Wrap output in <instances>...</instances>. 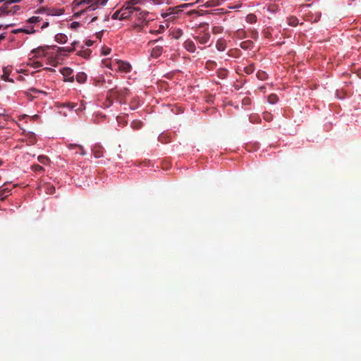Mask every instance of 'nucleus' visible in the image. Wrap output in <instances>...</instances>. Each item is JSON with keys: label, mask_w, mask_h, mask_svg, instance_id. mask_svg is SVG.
Segmentation results:
<instances>
[{"label": "nucleus", "mask_w": 361, "mask_h": 361, "mask_svg": "<svg viewBox=\"0 0 361 361\" xmlns=\"http://www.w3.org/2000/svg\"><path fill=\"white\" fill-rule=\"evenodd\" d=\"M87 80V75L85 73H78L76 75V80L79 83H84Z\"/></svg>", "instance_id": "obj_15"}, {"label": "nucleus", "mask_w": 361, "mask_h": 361, "mask_svg": "<svg viewBox=\"0 0 361 361\" xmlns=\"http://www.w3.org/2000/svg\"><path fill=\"white\" fill-rule=\"evenodd\" d=\"M271 114H269V113H264V118L267 121H270L271 120Z\"/></svg>", "instance_id": "obj_33"}, {"label": "nucleus", "mask_w": 361, "mask_h": 361, "mask_svg": "<svg viewBox=\"0 0 361 361\" xmlns=\"http://www.w3.org/2000/svg\"><path fill=\"white\" fill-rule=\"evenodd\" d=\"M105 63V66L109 68H111V70H114V69H116V67L114 66V63H111L110 62H104Z\"/></svg>", "instance_id": "obj_30"}, {"label": "nucleus", "mask_w": 361, "mask_h": 361, "mask_svg": "<svg viewBox=\"0 0 361 361\" xmlns=\"http://www.w3.org/2000/svg\"><path fill=\"white\" fill-rule=\"evenodd\" d=\"M31 91L34 92H38L36 89H31Z\"/></svg>", "instance_id": "obj_49"}, {"label": "nucleus", "mask_w": 361, "mask_h": 361, "mask_svg": "<svg viewBox=\"0 0 361 361\" xmlns=\"http://www.w3.org/2000/svg\"><path fill=\"white\" fill-rule=\"evenodd\" d=\"M142 126V123L139 121H134L131 123V126L134 129H140Z\"/></svg>", "instance_id": "obj_24"}, {"label": "nucleus", "mask_w": 361, "mask_h": 361, "mask_svg": "<svg viewBox=\"0 0 361 361\" xmlns=\"http://www.w3.org/2000/svg\"><path fill=\"white\" fill-rule=\"evenodd\" d=\"M49 48V47H40L35 49L32 50V53L35 54L36 56H46V51Z\"/></svg>", "instance_id": "obj_8"}, {"label": "nucleus", "mask_w": 361, "mask_h": 361, "mask_svg": "<svg viewBox=\"0 0 361 361\" xmlns=\"http://www.w3.org/2000/svg\"><path fill=\"white\" fill-rule=\"evenodd\" d=\"M74 50H75V47H58L57 52L59 54H61L62 51L72 52Z\"/></svg>", "instance_id": "obj_16"}, {"label": "nucleus", "mask_w": 361, "mask_h": 361, "mask_svg": "<svg viewBox=\"0 0 361 361\" xmlns=\"http://www.w3.org/2000/svg\"><path fill=\"white\" fill-rule=\"evenodd\" d=\"M209 63H213V62H209V61H208V62L207 63V66H208V65H209Z\"/></svg>", "instance_id": "obj_51"}, {"label": "nucleus", "mask_w": 361, "mask_h": 361, "mask_svg": "<svg viewBox=\"0 0 361 361\" xmlns=\"http://www.w3.org/2000/svg\"><path fill=\"white\" fill-rule=\"evenodd\" d=\"M10 192V190H8V188H5L2 190H0V200H4L7 195H5V193H8Z\"/></svg>", "instance_id": "obj_26"}, {"label": "nucleus", "mask_w": 361, "mask_h": 361, "mask_svg": "<svg viewBox=\"0 0 361 361\" xmlns=\"http://www.w3.org/2000/svg\"><path fill=\"white\" fill-rule=\"evenodd\" d=\"M254 71L255 67L253 64H250L249 66L244 68V72L247 75L252 73Z\"/></svg>", "instance_id": "obj_20"}, {"label": "nucleus", "mask_w": 361, "mask_h": 361, "mask_svg": "<svg viewBox=\"0 0 361 361\" xmlns=\"http://www.w3.org/2000/svg\"><path fill=\"white\" fill-rule=\"evenodd\" d=\"M196 39L201 44H205L208 42L210 38V34L209 32H204L197 36Z\"/></svg>", "instance_id": "obj_7"}, {"label": "nucleus", "mask_w": 361, "mask_h": 361, "mask_svg": "<svg viewBox=\"0 0 361 361\" xmlns=\"http://www.w3.org/2000/svg\"><path fill=\"white\" fill-rule=\"evenodd\" d=\"M278 100L279 98L277 95L275 94H271L268 97V102L271 104H276L278 102Z\"/></svg>", "instance_id": "obj_18"}, {"label": "nucleus", "mask_w": 361, "mask_h": 361, "mask_svg": "<svg viewBox=\"0 0 361 361\" xmlns=\"http://www.w3.org/2000/svg\"><path fill=\"white\" fill-rule=\"evenodd\" d=\"M47 192L50 193V194H53L55 191V188L52 185H49L47 186Z\"/></svg>", "instance_id": "obj_32"}, {"label": "nucleus", "mask_w": 361, "mask_h": 361, "mask_svg": "<svg viewBox=\"0 0 361 361\" xmlns=\"http://www.w3.org/2000/svg\"><path fill=\"white\" fill-rule=\"evenodd\" d=\"M102 82L104 83V87L106 88L110 87L111 86V83H112L111 80H108L107 81H106L105 79H103Z\"/></svg>", "instance_id": "obj_29"}, {"label": "nucleus", "mask_w": 361, "mask_h": 361, "mask_svg": "<svg viewBox=\"0 0 361 361\" xmlns=\"http://www.w3.org/2000/svg\"><path fill=\"white\" fill-rule=\"evenodd\" d=\"M42 20V18L39 16H32L28 19V22L30 23H37L40 22Z\"/></svg>", "instance_id": "obj_22"}, {"label": "nucleus", "mask_w": 361, "mask_h": 361, "mask_svg": "<svg viewBox=\"0 0 361 361\" xmlns=\"http://www.w3.org/2000/svg\"><path fill=\"white\" fill-rule=\"evenodd\" d=\"M79 25H80L79 23H78V22H73V23H71V27L72 28L75 29V28H77L78 27H79Z\"/></svg>", "instance_id": "obj_35"}, {"label": "nucleus", "mask_w": 361, "mask_h": 361, "mask_svg": "<svg viewBox=\"0 0 361 361\" xmlns=\"http://www.w3.org/2000/svg\"><path fill=\"white\" fill-rule=\"evenodd\" d=\"M2 164H3V161L0 160V165H1Z\"/></svg>", "instance_id": "obj_52"}, {"label": "nucleus", "mask_w": 361, "mask_h": 361, "mask_svg": "<svg viewBox=\"0 0 361 361\" xmlns=\"http://www.w3.org/2000/svg\"><path fill=\"white\" fill-rule=\"evenodd\" d=\"M78 148L80 149V154L85 155V151L83 147L81 146V145H79Z\"/></svg>", "instance_id": "obj_36"}, {"label": "nucleus", "mask_w": 361, "mask_h": 361, "mask_svg": "<svg viewBox=\"0 0 361 361\" xmlns=\"http://www.w3.org/2000/svg\"><path fill=\"white\" fill-rule=\"evenodd\" d=\"M110 52H111V49L110 48L105 47V48H103V49H102L103 55L106 56V55L109 54Z\"/></svg>", "instance_id": "obj_31"}, {"label": "nucleus", "mask_w": 361, "mask_h": 361, "mask_svg": "<svg viewBox=\"0 0 361 361\" xmlns=\"http://www.w3.org/2000/svg\"><path fill=\"white\" fill-rule=\"evenodd\" d=\"M55 40L60 44H64L67 42L68 37L66 35L62 33H59L55 36Z\"/></svg>", "instance_id": "obj_14"}, {"label": "nucleus", "mask_w": 361, "mask_h": 361, "mask_svg": "<svg viewBox=\"0 0 361 361\" xmlns=\"http://www.w3.org/2000/svg\"><path fill=\"white\" fill-rule=\"evenodd\" d=\"M111 18L114 20H123L120 9L114 13Z\"/></svg>", "instance_id": "obj_21"}, {"label": "nucleus", "mask_w": 361, "mask_h": 361, "mask_svg": "<svg viewBox=\"0 0 361 361\" xmlns=\"http://www.w3.org/2000/svg\"><path fill=\"white\" fill-rule=\"evenodd\" d=\"M120 10L123 20L135 18L138 21L133 25L137 32L142 30L143 27L148 26L154 20L153 13L144 11L140 7H132L127 2Z\"/></svg>", "instance_id": "obj_1"}, {"label": "nucleus", "mask_w": 361, "mask_h": 361, "mask_svg": "<svg viewBox=\"0 0 361 361\" xmlns=\"http://www.w3.org/2000/svg\"><path fill=\"white\" fill-rule=\"evenodd\" d=\"M103 148L101 146L95 145L92 148V153L96 158H100L103 157Z\"/></svg>", "instance_id": "obj_12"}, {"label": "nucleus", "mask_w": 361, "mask_h": 361, "mask_svg": "<svg viewBox=\"0 0 361 361\" xmlns=\"http://www.w3.org/2000/svg\"><path fill=\"white\" fill-rule=\"evenodd\" d=\"M255 16L254 15H250L247 16V19H249V20L252 23V22H254L255 21Z\"/></svg>", "instance_id": "obj_34"}, {"label": "nucleus", "mask_w": 361, "mask_h": 361, "mask_svg": "<svg viewBox=\"0 0 361 361\" xmlns=\"http://www.w3.org/2000/svg\"><path fill=\"white\" fill-rule=\"evenodd\" d=\"M35 13L39 14H46L51 16H59L63 14L64 9L54 7H41L38 8Z\"/></svg>", "instance_id": "obj_4"}, {"label": "nucleus", "mask_w": 361, "mask_h": 361, "mask_svg": "<svg viewBox=\"0 0 361 361\" xmlns=\"http://www.w3.org/2000/svg\"><path fill=\"white\" fill-rule=\"evenodd\" d=\"M108 0H82L78 1L77 0L74 1V4L75 6H82L85 4H88L90 2H92L90 5L87 6L85 9L80 11L77 14H80L83 13L84 11H94L97 8L98 4L99 5H104Z\"/></svg>", "instance_id": "obj_2"}, {"label": "nucleus", "mask_w": 361, "mask_h": 361, "mask_svg": "<svg viewBox=\"0 0 361 361\" xmlns=\"http://www.w3.org/2000/svg\"><path fill=\"white\" fill-rule=\"evenodd\" d=\"M20 8V6H13L12 7H9L6 10H2L0 12L6 15H13L16 13Z\"/></svg>", "instance_id": "obj_10"}, {"label": "nucleus", "mask_w": 361, "mask_h": 361, "mask_svg": "<svg viewBox=\"0 0 361 361\" xmlns=\"http://www.w3.org/2000/svg\"><path fill=\"white\" fill-rule=\"evenodd\" d=\"M165 29V27L162 25H159V29L158 30H150L149 32L151 33H161L163 32Z\"/></svg>", "instance_id": "obj_27"}, {"label": "nucleus", "mask_w": 361, "mask_h": 361, "mask_svg": "<svg viewBox=\"0 0 361 361\" xmlns=\"http://www.w3.org/2000/svg\"><path fill=\"white\" fill-rule=\"evenodd\" d=\"M163 52V48L161 46H155L153 47L151 51V56L153 58H158L161 55Z\"/></svg>", "instance_id": "obj_11"}, {"label": "nucleus", "mask_w": 361, "mask_h": 361, "mask_svg": "<svg viewBox=\"0 0 361 361\" xmlns=\"http://www.w3.org/2000/svg\"><path fill=\"white\" fill-rule=\"evenodd\" d=\"M97 17H94V18L92 19V21L96 20V19H97Z\"/></svg>", "instance_id": "obj_50"}, {"label": "nucleus", "mask_w": 361, "mask_h": 361, "mask_svg": "<svg viewBox=\"0 0 361 361\" xmlns=\"http://www.w3.org/2000/svg\"><path fill=\"white\" fill-rule=\"evenodd\" d=\"M216 47L220 51H224L226 48V41L223 39H218L216 44Z\"/></svg>", "instance_id": "obj_13"}, {"label": "nucleus", "mask_w": 361, "mask_h": 361, "mask_svg": "<svg viewBox=\"0 0 361 361\" xmlns=\"http://www.w3.org/2000/svg\"><path fill=\"white\" fill-rule=\"evenodd\" d=\"M86 44H87V46H89V47H90V46H92V41H90V40H89L88 42H87Z\"/></svg>", "instance_id": "obj_46"}, {"label": "nucleus", "mask_w": 361, "mask_h": 361, "mask_svg": "<svg viewBox=\"0 0 361 361\" xmlns=\"http://www.w3.org/2000/svg\"><path fill=\"white\" fill-rule=\"evenodd\" d=\"M37 160L42 164H47L49 161V158L44 155H40L37 157Z\"/></svg>", "instance_id": "obj_23"}, {"label": "nucleus", "mask_w": 361, "mask_h": 361, "mask_svg": "<svg viewBox=\"0 0 361 361\" xmlns=\"http://www.w3.org/2000/svg\"><path fill=\"white\" fill-rule=\"evenodd\" d=\"M183 45H184V47L185 48V49L190 52L193 53V52H195V51L196 49L195 43L190 39L186 40L184 42Z\"/></svg>", "instance_id": "obj_9"}, {"label": "nucleus", "mask_w": 361, "mask_h": 361, "mask_svg": "<svg viewBox=\"0 0 361 361\" xmlns=\"http://www.w3.org/2000/svg\"><path fill=\"white\" fill-rule=\"evenodd\" d=\"M35 68L41 67L42 66V63L39 61L35 62Z\"/></svg>", "instance_id": "obj_43"}, {"label": "nucleus", "mask_w": 361, "mask_h": 361, "mask_svg": "<svg viewBox=\"0 0 361 361\" xmlns=\"http://www.w3.org/2000/svg\"><path fill=\"white\" fill-rule=\"evenodd\" d=\"M78 55L80 56L83 58H88L90 55V49L81 50L78 52Z\"/></svg>", "instance_id": "obj_19"}, {"label": "nucleus", "mask_w": 361, "mask_h": 361, "mask_svg": "<svg viewBox=\"0 0 361 361\" xmlns=\"http://www.w3.org/2000/svg\"><path fill=\"white\" fill-rule=\"evenodd\" d=\"M78 146H79L78 145H75V144H70V145H68V147H69L70 149H73V148L76 147H78Z\"/></svg>", "instance_id": "obj_42"}, {"label": "nucleus", "mask_w": 361, "mask_h": 361, "mask_svg": "<svg viewBox=\"0 0 361 361\" xmlns=\"http://www.w3.org/2000/svg\"><path fill=\"white\" fill-rule=\"evenodd\" d=\"M243 34H244V31L243 30H238V32H237L238 36H239L240 37L243 35Z\"/></svg>", "instance_id": "obj_41"}, {"label": "nucleus", "mask_w": 361, "mask_h": 361, "mask_svg": "<svg viewBox=\"0 0 361 361\" xmlns=\"http://www.w3.org/2000/svg\"><path fill=\"white\" fill-rule=\"evenodd\" d=\"M0 3L4 4V1L0 0Z\"/></svg>", "instance_id": "obj_53"}, {"label": "nucleus", "mask_w": 361, "mask_h": 361, "mask_svg": "<svg viewBox=\"0 0 361 361\" xmlns=\"http://www.w3.org/2000/svg\"><path fill=\"white\" fill-rule=\"evenodd\" d=\"M128 95V90L126 88L117 90L115 88H110L107 94V100L109 104H112L111 98H116L121 102V100Z\"/></svg>", "instance_id": "obj_3"}, {"label": "nucleus", "mask_w": 361, "mask_h": 361, "mask_svg": "<svg viewBox=\"0 0 361 361\" xmlns=\"http://www.w3.org/2000/svg\"><path fill=\"white\" fill-rule=\"evenodd\" d=\"M78 43V42L74 41L71 44L74 47L75 45H76Z\"/></svg>", "instance_id": "obj_47"}, {"label": "nucleus", "mask_w": 361, "mask_h": 361, "mask_svg": "<svg viewBox=\"0 0 361 361\" xmlns=\"http://www.w3.org/2000/svg\"><path fill=\"white\" fill-rule=\"evenodd\" d=\"M61 74L63 75L65 80L73 82V70L70 68L66 67L61 70Z\"/></svg>", "instance_id": "obj_6"}, {"label": "nucleus", "mask_w": 361, "mask_h": 361, "mask_svg": "<svg viewBox=\"0 0 361 361\" xmlns=\"http://www.w3.org/2000/svg\"><path fill=\"white\" fill-rule=\"evenodd\" d=\"M174 10H177L176 8H169V11H174Z\"/></svg>", "instance_id": "obj_48"}, {"label": "nucleus", "mask_w": 361, "mask_h": 361, "mask_svg": "<svg viewBox=\"0 0 361 361\" xmlns=\"http://www.w3.org/2000/svg\"><path fill=\"white\" fill-rule=\"evenodd\" d=\"M246 43H247L246 42H242V43L240 44V47H241L242 49H247Z\"/></svg>", "instance_id": "obj_39"}, {"label": "nucleus", "mask_w": 361, "mask_h": 361, "mask_svg": "<svg viewBox=\"0 0 361 361\" xmlns=\"http://www.w3.org/2000/svg\"><path fill=\"white\" fill-rule=\"evenodd\" d=\"M49 22L46 21V22H44V23L42 24V25L41 28H42V29L47 28V27L49 26Z\"/></svg>", "instance_id": "obj_37"}, {"label": "nucleus", "mask_w": 361, "mask_h": 361, "mask_svg": "<svg viewBox=\"0 0 361 361\" xmlns=\"http://www.w3.org/2000/svg\"><path fill=\"white\" fill-rule=\"evenodd\" d=\"M3 71L4 74L2 75V78L4 80H8L9 71L7 69V68H4Z\"/></svg>", "instance_id": "obj_28"}, {"label": "nucleus", "mask_w": 361, "mask_h": 361, "mask_svg": "<svg viewBox=\"0 0 361 361\" xmlns=\"http://www.w3.org/2000/svg\"><path fill=\"white\" fill-rule=\"evenodd\" d=\"M175 13L174 12H170V13H163L162 14V17L163 18H166L168 17L169 16H170L171 14H174Z\"/></svg>", "instance_id": "obj_38"}, {"label": "nucleus", "mask_w": 361, "mask_h": 361, "mask_svg": "<svg viewBox=\"0 0 361 361\" xmlns=\"http://www.w3.org/2000/svg\"><path fill=\"white\" fill-rule=\"evenodd\" d=\"M114 66L116 67V70L120 71L123 73H128L130 71L131 66L127 62L122 61H116L114 63Z\"/></svg>", "instance_id": "obj_5"}, {"label": "nucleus", "mask_w": 361, "mask_h": 361, "mask_svg": "<svg viewBox=\"0 0 361 361\" xmlns=\"http://www.w3.org/2000/svg\"><path fill=\"white\" fill-rule=\"evenodd\" d=\"M219 28L218 27H214L213 28L214 32H219Z\"/></svg>", "instance_id": "obj_45"}, {"label": "nucleus", "mask_w": 361, "mask_h": 361, "mask_svg": "<svg viewBox=\"0 0 361 361\" xmlns=\"http://www.w3.org/2000/svg\"><path fill=\"white\" fill-rule=\"evenodd\" d=\"M6 38L4 34L0 35V42Z\"/></svg>", "instance_id": "obj_44"}, {"label": "nucleus", "mask_w": 361, "mask_h": 361, "mask_svg": "<svg viewBox=\"0 0 361 361\" xmlns=\"http://www.w3.org/2000/svg\"><path fill=\"white\" fill-rule=\"evenodd\" d=\"M288 23L291 26H296L298 24V19L296 17L291 16L288 18Z\"/></svg>", "instance_id": "obj_17"}, {"label": "nucleus", "mask_w": 361, "mask_h": 361, "mask_svg": "<svg viewBox=\"0 0 361 361\" xmlns=\"http://www.w3.org/2000/svg\"><path fill=\"white\" fill-rule=\"evenodd\" d=\"M31 169L35 172H39V171H44V168L39 164L32 165Z\"/></svg>", "instance_id": "obj_25"}, {"label": "nucleus", "mask_w": 361, "mask_h": 361, "mask_svg": "<svg viewBox=\"0 0 361 361\" xmlns=\"http://www.w3.org/2000/svg\"><path fill=\"white\" fill-rule=\"evenodd\" d=\"M320 17H321V15L320 14H318L316 16V17L314 18V19L313 20V22H317L320 19Z\"/></svg>", "instance_id": "obj_40"}]
</instances>
